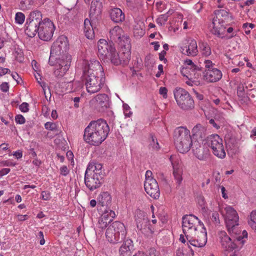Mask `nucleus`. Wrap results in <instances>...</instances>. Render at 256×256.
<instances>
[{
    "instance_id": "nucleus-50",
    "label": "nucleus",
    "mask_w": 256,
    "mask_h": 256,
    "mask_svg": "<svg viewBox=\"0 0 256 256\" xmlns=\"http://www.w3.org/2000/svg\"><path fill=\"white\" fill-rule=\"evenodd\" d=\"M9 84L6 82H4L0 85V89L3 92H8L9 90Z\"/></svg>"
},
{
    "instance_id": "nucleus-38",
    "label": "nucleus",
    "mask_w": 256,
    "mask_h": 256,
    "mask_svg": "<svg viewBox=\"0 0 256 256\" xmlns=\"http://www.w3.org/2000/svg\"><path fill=\"white\" fill-rule=\"evenodd\" d=\"M170 161L172 163V166H173V168H174L173 174H174V178H175L176 180V181L178 186H180L182 183V176L181 172L179 170H175V165L174 163L172 156H170Z\"/></svg>"
},
{
    "instance_id": "nucleus-10",
    "label": "nucleus",
    "mask_w": 256,
    "mask_h": 256,
    "mask_svg": "<svg viewBox=\"0 0 256 256\" xmlns=\"http://www.w3.org/2000/svg\"><path fill=\"white\" fill-rule=\"evenodd\" d=\"M39 28L38 36L40 38L44 41H48L52 37L55 26L52 21L48 18H45Z\"/></svg>"
},
{
    "instance_id": "nucleus-44",
    "label": "nucleus",
    "mask_w": 256,
    "mask_h": 256,
    "mask_svg": "<svg viewBox=\"0 0 256 256\" xmlns=\"http://www.w3.org/2000/svg\"><path fill=\"white\" fill-rule=\"evenodd\" d=\"M202 70H196L192 75L189 76V80L192 81V82H196L198 81V80L201 76Z\"/></svg>"
},
{
    "instance_id": "nucleus-19",
    "label": "nucleus",
    "mask_w": 256,
    "mask_h": 256,
    "mask_svg": "<svg viewBox=\"0 0 256 256\" xmlns=\"http://www.w3.org/2000/svg\"><path fill=\"white\" fill-rule=\"evenodd\" d=\"M134 250L132 240L130 238H125L119 248V256H130Z\"/></svg>"
},
{
    "instance_id": "nucleus-63",
    "label": "nucleus",
    "mask_w": 256,
    "mask_h": 256,
    "mask_svg": "<svg viewBox=\"0 0 256 256\" xmlns=\"http://www.w3.org/2000/svg\"><path fill=\"white\" fill-rule=\"evenodd\" d=\"M204 63L206 64V68H208V69H212V68H212L213 66L214 65V64L210 60H206L204 61Z\"/></svg>"
},
{
    "instance_id": "nucleus-15",
    "label": "nucleus",
    "mask_w": 256,
    "mask_h": 256,
    "mask_svg": "<svg viewBox=\"0 0 256 256\" xmlns=\"http://www.w3.org/2000/svg\"><path fill=\"white\" fill-rule=\"evenodd\" d=\"M114 41H111L109 43L104 39H100L98 42V55L100 58H102L104 61V60L108 59V56L110 51H111V48H114Z\"/></svg>"
},
{
    "instance_id": "nucleus-3",
    "label": "nucleus",
    "mask_w": 256,
    "mask_h": 256,
    "mask_svg": "<svg viewBox=\"0 0 256 256\" xmlns=\"http://www.w3.org/2000/svg\"><path fill=\"white\" fill-rule=\"evenodd\" d=\"M174 144L178 151L186 153L190 150L192 145V138L190 131L186 128L180 126L174 130Z\"/></svg>"
},
{
    "instance_id": "nucleus-55",
    "label": "nucleus",
    "mask_w": 256,
    "mask_h": 256,
    "mask_svg": "<svg viewBox=\"0 0 256 256\" xmlns=\"http://www.w3.org/2000/svg\"><path fill=\"white\" fill-rule=\"evenodd\" d=\"M160 94L164 98H166L168 97L167 92L168 90L166 87H160Z\"/></svg>"
},
{
    "instance_id": "nucleus-12",
    "label": "nucleus",
    "mask_w": 256,
    "mask_h": 256,
    "mask_svg": "<svg viewBox=\"0 0 256 256\" xmlns=\"http://www.w3.org/2000/svg\"><path fill=\"white\" fill-rule=\"evenodd\" d=\"M68 49L69 44L68 38L64 36H61L53 43L50 50L52 54L60 56L64 54Z\"/></svg>"
},
{
    "instance_id": "nucleus-21",
    "label": "nucleus",
    "mask_w": 256,
    "mask_h": 256,
    "mask_svg": "<svg viewBox=\"0 0 256 256\" xmlns=\"http://www.w3.org/2000/svg\"><path fill=\"white\" fill-rule=\"evenodd\" d=\"M192 132L194 138L201 140L207 138L206 128L201 124H198L195 126L192 129Z\"/></svg>"
},
{
    "instance_id": "nucleus-9",
    "label": "nucleus",
    "mask_w": 256,
    "mask_h": 256,
    "mask_svg": "<svg viewBox=\"0 0 256 256\" xmlns=\"http://www.w3.org/2000/svg\"><path fill=\"white\" fill-rule=\"evenodd\" d=\"M86 170L84 174V184L90 190L99 188L104 182V176L98 174H94L91 170Z\"/></svg>"
},
{
    "instance_id": "nucleus-46",
    "label": "nucleus",
    "mask_w": 256,
    "mask_h": 256,
    "mask_svg": "<svg viewBox=\"0 0 256 256\" xmlns=\"http://www.w3.org/2000/svg\"><path fill=\"white\" fill-rule=\"evenodd\" d=\"M176 256H188L186 250L182 246H180L176 250Z\"/></svg>"
},
{
    "instance_id": "nucleus-31",
    "label": "nucleus",
    "mask_w": 256,
    "mask_h": 256,
    "mask_svg": "<svg viewBox=\"0 0 256 256\" xmlns=\"http://www.w3.org/2000/svg\"><path fill=\"white\" fill-rule=\"evenodd\" d=\"M84 25V31L86 36L88 39H92L94 37V30L90 20L88 18L85 19Z\"/></svg>"
},
{
    "instance_id": "nucleus-28",
    "label": "nucleus",
    "mask_w": 256,
    "mask_h": 256,
    "mask_svg": "<svg viewBox=\"0 0 256 256\" xmlns=\"http://www.w3.org/2000/svg\"><path fill=\"white\" fill-rule=\"evenodd\" d=\"M190 148L192 149L194 154L199 160H202L204 158V148L201 146L198 142L196 140L192 142V145Z\"/></svg>"
},
{
    "instance_id": "nucleus-33",
    "label": "nucleus",
    "mask_w": 256,
    "mask_h": 256,
    "mask_svg": "<svg viewBox=\"0 0 256 256\" xmlns=\"http://www.w3.org/2000/svg\"><path fill=\"white\" fill-rule=\"evenodd\" d=\"M134 218L136 224H146L149 222L144 212L140 210H136Z\"/></svg>"
},
{
    "instance_id": "nucleus-37",
    "label": "nucleus",
    "mask_w": 256,
    "mask_h": 256,
    "mask_svg": "<svg viewBox=\"0 0 256 256\" xmlns=\"http://www.w3.org/2000/svg\"><path fill=\"white\" fill-rule=\"evenodd\" d=\"M88 168H90V170H92L93 173H98L104 176V174L102 172V165L100 164L90 163L86 168V170H88Z\"/></svg>"
},
{
    "instance_id": "nucleus-26",
    "label": "nucleus",
    "mask_w": 256,
    "mask_h": 256,
    "mask_svg": "<svg viewBox=\"0 0 256 256\" xmlns=\"http://www.w3.org/2000/svg\"><path fill=\"white\" fill-rule=\"evenodd\" d=\"M98 206L108 208L112 202V197L108 192H102L98 198Z\"/></svg>"
},
{
    "instance_id": "nucleus-42",
    "label": "nucleus",
    "mask_w": 256,
    "mask_h": 256,
    "mask_svg": "<svg viewBox=\"0 0 256 256\" xmlns=\"http://www.w3.org/2000/svg\"><path fill=\"white\" fill-rule=\"evenodd\" d=\"M25 20L24 14L20 12H18L16 14L15 22L18 24H22Z\"/></svg>"
},
{
    "instance_id": "nucleus-54",
    "label": "nucleus",
    "mask_w": 256,
    "mask_h": 256,
    "mask_svg": "<svg viewBox=\"0 0 256 256\" xmlns=\"http://www.w3.org/2000/svg\"><path fill=\"white\" fill-rule=\"evenodd\" d=\"M211 219L212 221L216 224H220L219 214L217 212L212 213Z\"/></svg>"
},
{
    "instance_id": "nucleus-59",
    "label": "nucleus",
    "mask_w": 256,
    "mask_h": 256,
    "mask_svg": "<svg viewBox=\"0 0 256 256\" xmlns=\"http://www.w3.org/2000/svg\"><path fill=\"white\" fill-rule=\"evenodd\" d=\"M250 220L252 222L256 224V210H254L251 212Z\"/></svg>"
},
{
    "instance_id": "nucleus-64",
    "label": "nucleus",
    "mask_w": 256,
    "mask_h": 256,
    "mask_svg": "<svg viewBox=\"0 0 256 256\" xmlns=\"http://www.w3.org/2000/svg\"><path fill=\"white\" fill-rule=\"evenodd\" d=\"M42 196L44 200H48L50 198V194L47 192L44 191L42 192Z\"/></svg>"
},
{
    "instance_id": "nucleus-17",
    "label": "nucleus",
    "mask_w": 256,
    "mask_h": 256,
    "mask_svg": "<svg viewBox=\"0 0 256 256\" xmlns=\"http://www.w3.org/2000/svg\"><path fill=\"white\" fill-rule=\"evenodd\" d=\"M102 4L100 0H92L90 10V18L92 21H98L101 18Z\"/></svg>"
},
{
    "instance_id": "nucleus-13",
    "label": "nucleus",
    "mask_w": 256,
    "mask_h": 256,
    "mask_svg": "<svg viewBox=\"0 0 256 256\" xmlns=\"http://www.w3.org/2000/svg\"><path fill=\"white\" fill-rule=\"evenodd\" d=\"M238 226V225H226L228 234L236 238L235 240L237 242H239L241 246H244L248 239V232L246 230L242 232Z\"/></svg>"
},
{
    "instance_id": "nucleus-34",
    "label": "nucleus",
    "mask_w": 256,
    "mask_h": 256,
    "mask_svg": "<svg viewBox=\"0 0 256 256\" xmlns=\"http://www.w3.org/2000/svg\"><path fill=\"white\" fill-rule=\"evenodd\" d=\"M197 222L199 224H203L196 216L192 214L184 215L182 218V224H194Z\"/></svg>"
},
{
    "instance_id": "nucleus-39",
    "label": "nucleus",
    "mask_w": 256,
    "mask_h": 256,
    "mask_svg": "<svg viewBox=\"0 0 256 256\" xmlns=\"http://www.w3.org/2000/svg\"><path fill=\"white\" fill-rule=\"evenodd\" d=\"M201 70V67H199L198 66H196V68H183L181 71L182 74L186 77L189 80V76L192 75L193 74H194L196 70Z\"/></svg>"
},
{
    "instance_id": "nucleus-1",
    "label": "nucleus",
    "mask_w": 256,
    "mask_h": 256,
    "mask_svg": "<svg viewBox=\"0 0 256 256\" xmlns=\"http://www.w3.org/2000/svg\"><path fill=\"white\" fill-rule=\"evenodd\" d=\"M102 66L98 60L90 62L86 65L83 70L86 86L89 93L99 91L104 82V74Z\"/></svg>"
},
{
    "instance_id": "nucleus-7",
    "label": "nucleus",
    "mask_w": 256,
    "mask_h": 256,
    "mask_svg": "<svg viewBox=\"0 0 256 256\" xmlns=\"http://www.w3.org/2000/svg\"><path fill=\"white\" fill-rule=\"evenodd\" d=\"M126 234L124 225H108L106 232L108 240L114 244H118L122 240Z\"/></svg>"
},
{
    "instance_id": "nucleus-49",
    "label": "nucleus",
    "mask_w": 256,
    "mask_h": 256,
    "mask_svg": "<svg viewBox=\"0 0 256 256\" xmlns=\"http://www.w3.org/2000/svg\"><path fill=\"white\" fill-rule=\"evenodd\" d=\"M15 120L18 124H24L26 122L24 118L21 114L16 115L15 117Z\"/></svg>"
},
{
    "instance_id": "nucleus-22",
    "label": "nucleus",
    "mask_w": 256,
    "mask_h": 256,
    "mask_svg": "<svg viewBox=\"0 0 256 256\" xmlns=\"http://www.w3.org/2000/svg\"><path fill=\"white\" fill-rule=\"evenodd\" d=\"M182 54L188 56H196L198 50L197 49L196 42L194 40H192L188 46L186 45L181 47Z\"/></svg>"
},
{
    "instance_id": "nucleus-48",
    "label": "nucleus",
    "mask_w": 256,
    "mask_h": 256,
    "mask_svg": "<svg viewBox=\"0 0 256 256\" xmlns=\"http://www.w3.org/2000/svg\"><path fill=\"white\" fill-rule=\"evenodd\" d=\"M124 110V114L126 117L130 118L132 115V112H131L130 110V108L128 106V104H125L123 105Z\"/></svg>"
},
{
    "instance_id": "nucleus-60",
    "label": "nucleus",
    "mask_w": 256,
    "mask_h": 256,
    "mask_svg": "<svg viewBox=\"0 0 256 256\" xmlns=\"http://www.w3.org/2000/svg\"><path fill=\"white\" fill-rule=\"evenodd\" d=\"M166 50H163L159 54V58L160 60H163L164 63L167 62V60L164 58L165 56L166 55Z\"/></svg>"
},
{
    "instance_id": "nucleus-8",
    "label": "nucleus",
    "mask_w": 256,
    "mask_h": 256,
    "mask_svg": "<svg viewBox=\"0 0 256 256\" xmlns=\"http://www.w3.org/2000/svg\"><path fill=\"white\" fill-rule=\"evenodd\" d=\"M207 144L212 150L213 154L220 158H224L226 154L222 144V140L217 134H212L207 137Z\"/></svg>"
},
{
    "instance_id": "nucleus-14",
    "label": "nucleus",
    "mask_w": 256,
    "mask_h": 256,
    "mask_svg": "<svg viewBox=\"0 0 256 256\" xmlns=\"http://www.w3.org/2000/svg\"><path fill=\"white\" fill-rule=\"evenodd\" d=\"M219 236L222 246L226 251L230 252L235 249H240L243 246L237 242L236 240L232 241L224 231H220Z\"/></svg>"
},
{
    "instance_id": "nucleus-56",
    "label": "nucleus",
    "mask_w": 256,
    "mask_h": 256,
    "mask_svg": "<svg viewBox=\"0 0 256 256\" xmlns=\"http://www.w3.org/2000/svg\"><path fill=\"white\" fill-rule=\"evenodd\" d=\"M185 64H186L187 65V66L186 67H185L184 68H193L194 69V68H196V66H197L196 65L194 64V63L192 62V61L190 60H186L185 61Z\"/></svg>"
},
{
    "instance_id": "nucleus-51",
    "label": "nucleus",
    "mask_w": 256,
    "mask_h": 256,
    "mask_svg": "<svg viewBox=\"0 0 256 256\" xmlns=\"http://www.w3.org/2000/svg\"><path fill=\"white\" fill-rule=\"evenodd\" d=\"M36 236L37 238L40 239V245H44L45 244V240L42 232H39L38 234H36Z\"/></svg>"
},
{
    "instance_id": "nucleus-18",
    "label": "nucleus",
    "mask_w": 256,
    "mask_h": 256,
    "mask_svg": "<svg viewBox=\"0 0 256 256\" xmlns=\"http://www.w3.org/2000/svg\"><path fill=\"white\" fill-rule=\"evenodd\" d=\"M96 106L100 112H104L109 107V98L105 94H98L94 97Z\"/></svg>"
},
{
    "instance_id": "nucleus-30",
    "label": "nucleus",
    "mask_w": 256,
    "mask_h": 256,
    "mask_svg": "<svg viewBox=\"0 0 256 256\" xmlns=\"http://www.w3.org/2000/svg\"><path fill=\"white\" fill-rule=\"evenodd\" d=\"M64 63V62L57 66V68L54 72V74L56 77L58 78L62 77L69 69L70 64H68V62L66 64Z\"/></svg>"
},
{
    "instance_id": "nucleus-23",
    "label": "nucleus",
    "mask_w": 256,
    "mask_h": 256,
    "mask_svg": "<svg viewBox=\"0 0 256 256\" xmlns=\"http://www.w3.org/2000/svg\"><path fill=\"white\" fill-rule=\"evenodd\" d=\"M226 221L232 222L234 224H238L239 217L236 211L231 206H227L226 208Z\"/></svg>"
},
{
    "instance_id": "nucleus-57",
    "label": "nucleus",
    "mask_w": 256,
    "mask_h": 256,
    "mask_svg": "<svg viewBox=\"0 0 256 256\" xmlns=\"http://www.w3.org/2000/svg\"><path fill=\"white\" fill-rule=\"evenodd\" d=\"M54 54H52V52L50 51V54L48 60V64L50 66H54L56 64V60L58 58H55Z\"/></svg>"
},
{
    "instance_id": "nucleus-35",
    "label": "nucleus",
    "mask_w": 256,
    "mask_h": 256,
    "mask_svg": "<svg viewBox=\"0 0 256 256\" xmlns=\"http://www.w3.org/2000/svg\"><path fill=\"white\" fill-rule=\"evenodd\" d=\"M202 236L205 237V241L207 242V232L204 225H197V230L194 238H198L202 240Z\"/></svg>"
},
{
    "instance_id": "nucleus-52",
    "label": "nucleus",
    "mask_w": 256,
    "mask_h": 256,
    "mask_svg": "<svg viewBox=\"0 0 256 256\" xmlns=\"http://www.w3.org/2000/svg\"><path fill=\"white\" fill-rule=\"evenodd\" d=\"M28 104L27 102H22L20 106V110L24 112H28L29 110L28 109Z\"/></svg>"
},
{
    "instance_id": "nucleus-24",
    "label": "nucleus",
    "mask_w": 256,
    "mask_h": 256,
    "mask_svg": "<svg viewBox=\"0 0 256 256\" xmlns=\"http://www.w3.org/2000/svg\"><path fill=\"white\" fill-rule=\"evenodd\" d=\"M110 15L112 20L115 22H122L125 19L124 13L119 8H112L110 12Z\"/></svg>"
},
{
    "instance_id": "nucleus-61",
    "label": "nucleus",
    "mask_w": 256,
    "mask_h": 256,
    "mask_svg": "<svg viewBox=\"0 0 256 256\" xmlns=\"http://www.w3.org/2000/svg\"><path fill=\"white\" fill-rule=\"evenodd\" d=\"M10 69L7 68H3L0 66V76H4L6 74H10Z\"/></svg>"
},
{
    "instance_id": "nucleus-2",
    "label": "nucleus",
    "mask_w": 256,
    "mask_h": 256,
    "mask_svg": "<svg viewBox=\"0 0 256 256\" xmlns=\"http://www.w3.org/2000/svg\"><path fill=\"white\" fill-rule=\"evenodd\" d=\"M109 132L106 120L101 118L92 120L84 129V140L90 145L99 146L106 140Z\"/></svg>"
},
{
    "instance_id": "nucleus-32",
    "label": "nucleus",
    "mask_w": 256,
    "mask_h": 256,
    "mask_svg": "<svg viewBox=\"0 0 256 256\" xmlns=\"http://www.w3.org/2000/svg\"><path fill=\"white\" fill-rule=\"evenodd\" d=\"M183 232L187 239L188 238H194L196 232L197 230V226L190 225H182Z\"/></svg>"
},
{
    "instance_id": "nucleus-25",
    "label": "nucleus",
    "mask_w": 256,
    "mask_h": 256,
    "mask_svg": "<svg viewBox=\"0 0 256 256\" xmlns=\"http://www.w3.org/2000/svg\"><path fill=\"white\" fill-rule=\"evenodd\" d=\"M26 22L38 25L40 27L42 24L43 23L41 12L38 10H34L31 12L28 18L26 19Z\"/></svg>"
},
{
    "instance_id": "nucleus-58",
    "label": "nucleus",
    "mask_w": 256,
    "mask_h": 256,
    "mask_svg": "<svg viewBox=\"0 0 256 256\" xmlns=\"http://www.w3.org/2000/svg\"><path fill=\"white\" fill-rule=\"evenodd\" d=\"M152 173L150 170H147L146 172V174H145V177H146L145 181H148L150 180H155L154 178H153V177L152 176Z\"/></svg>"
},
{
    "instance_id": "nucleus-16",
    "label": "nucleus",
    "mask_w": 256,
    "mask_h": 256,
    "mask_svg": "<svg viewBox=\"0 0 256 256\" xmlns=\"http://www.w3.org/2000/svg\"><path fill=\"white\" fill-rule=\"evenodd\" d=\"M144 188L146 192L152 198L158 199L160 197V188L156 180L144 181Z\"/></svg>"
},
{
    "instance_id": "nucleus-41",
    "label": "nucleus",
    "mask_w": 256,
    "mask_h": 256,
    "mask_svg": "<svg viewBox=\"0 0 256 256\" xmlns=\"http://www.w3.org/2000/svg\"><path fill=\"white\" fill-rule=\"evenodd\" d=\"M150 225H137L138 228L142 230V232L146 235L152 234L153 232L152 228L149 226Z\"/></svg>"
},
{
    "instance_id": "nucleus-29",
    "label": "nucleus",
    "mask_w": 256,
    "mask_h": 256,
    "mask_svg": "<svg viewBox=\"0 0 256 256\" xmlns=\"http://www.w3.org/2000/svg\"><path fill=\"white\" fill-rule=\"evenodd\" d=\"M40 30L38 25L26 22L25 33L30 38H34Z\"/></svg>"
},
{
    "instance_id": "nucleus-43",
    "label": "nucleus",
    "mask_w": 256,
    "mask_h": 256,
    "mask_svg": "<svg viewBox=\"0 0 256 256\" xmlns=\"http://www.w3.org/2000/svg\"><path fill=\"white\" fill-rule=\"evenodd\" d=\"M168 14H161L156 19V22L160 26H162L164 24V22L168 20Z\"/></svg>"
},
{
    "instance_id": "nucleus-6",
    "label": "nucleus",
    "mask_w": 256,
    "mask_h": 256,
    "mask_svg": "<svg viewBox=\"0 0 256 256\" xmlns=\"http://www.w3.org/2000/svg\"><path fill=\"white\" fill-rule=\"evenodd\" d=\"M228 18V12L224 10H218L216 13V16L213 18L212 25L213 28L211 30V32L216 36L218 37L224 38L226 30V26L227 25V22L226 20Z\"/></svg>"
},
{
    "instance_id": "nucleus-27",
    "label": "nucleus",
    "mask_w": 256,
    "mask_h": 256,
    "mask_svg": "<svg viewBox=\"0 0 256 256\" xmlns=\"http://www.w3.org/2000/svg\"><path fill=\"white\" fill-rule=\"evenodd\" d=\"M116 214L114 211L110 209L106 210L102 214L98 222L100 224V222L103 224H110L112 222Z\"/></svg>"
},
{
    "instance_id": "nucleus-45",
    "label": "nucleus",
    "mask_w": 256,
    "mask_h": 256,
    "mask_svg": "<svg viewBox=\"0 0 256 256\" xmlns=\"http://www.w3.org/2000/svg\"><path fill=\"white\" fill-rule=\"evenodd\" d=\"M150 136L152 142L150 143V146H151L154 149L158 150L160 148V146L158 142L157 139L152 134H150Z\"/></svg>"
},
{
    "instance_id": "nucleus-20",
    "label": "nucleus",
    "mask_w": 256,
    "mask_h": 256,
    "mask_svg": "<svg viewBox=\"0 0 256 256\" xmlns=\"http://www.w3.org/2000/svg\"><path fill=\"white\" fill-rule=\"evenodd\" d=\"M204 79L210 82L218 81L222 77V73L218 68L208 69L204 75Z\"/></svg>"
},
{
    "instance_id": "nucleus-53",
    "label": "nucleus",
    "mask_w": 256,
    "mask_h": 256,
    "mask_svg": "<svg viewBox=\"0 0 256 256\" xmlns=\"http://www.w3.org/2000/svg\"><path fill=\"white\" fill-rule=\"evenodd\" d=\"M60 174L66 176L70 172V170L67 166H63L60 168Z\"/></svg>"
},
{
    "instance_id": "nucleus-11",
    "label": "nucleus",
    "mask_w": 256,
    "mask_h": 256,
    "mask_svg": "<svg viewBox=\"0 0 256 256\" xmlns=\"http://www.w3.org/2000/svg\"><path fill=\"white\" fill-rule=\"evenodd\" d=\"M111 50L109 54H108V59L104 60V62H108L110 60L111 63L114 66L122 65L125 66L128 64L130 58H127L126 54H122L120 50L119 52H117L115 47L111 48Z\"/></svg>"
},
{
    "instance_id": "nucleus-4",
    "label": "nucleus",
    "mask_w": 256,
    "mask_h": 256,
    "mask_svg": "<svg viewBox=\"0 0 256 256\" xmlns=\"http://www.w3.org/2000/svg\"><path fill=\"white\" fill-rule=\"evenodd\" d=\"M122 29L118 26H115L110 32V41L118 42L120 46V52L122 54H125L127 58H130L131 44L130 39L128 36H121Z\"/></svg>"
},
{
    "instance_id": "nucleus-47",
    "label": "nucleus",
    "mask_w": 256,
    "mask_h": 256,
    "mask_svg": "<svg viewBox=\"0 0 256 256\" xmlns=\"http://www.w3.org/2000/svg\"><path fill=\"white\" fill-rule=\"evenodd\" d=\"M44 126L46 130H56V124L54 122H47L45 124Z\"/></svg>"
},
{
    "instance_id": "nucleus-36",
    "label": "nucleus",
    "mask_w": 256,
    "mask_h": 256,
    "mask_svg": "<svg viewBox=\"0 0 256 256\" xmlns=\"http://www.w3.org/2000/svg\"><path fill=\"white\" fill-rule=\"evenodd\" d=\"M207 242L205 241V237L202 236V240L198 238H194L188 240L189 244L195 247L202 248L204 246Z\"/></svg>"
},
{
    "instance_id": "nucleus-40",
    "label": "nucleus",
    "mask_w": 256,
    "mask_h": 256,
    "mask_svg": "<svg viewBox=\"0 0 256 256\" xmlns=\"http://www.w3.org/2000/svg\"><path fill=\"white\" fill-rule=\"evenodd\" d=\"M202 54L204 56H208L211 54V50L210 46L206 42H202L200 44Z\"/></svg>"
},
{
    "instance_id": "nucleus-62",
    "label": "nucleus",
    "mask_w": 256,
    "mask_h": 256,
    "mask_svg": "<svg viewBox=\"0 0 256 256\" xmlns=\"http://www.w3.org/2000/svg\"><path fill=\"white\" fill-rule=\"evenodd\" d=\"M80 96H76L74 98H72V100H73L74 102V108H78L79 107L78 103L80 102Z\"/></svg>"
},
{
    "instance_id": "nucleus-5",
    "label": "nucleus",
    "mask_w": 256,
    "mask_h": 256,
    "mask_svg": "<svg viewBox=\"0 0 256 256\" xmlns=\"http://www.w3.org/2000/svg\"><path fill=\"white\" fill-rule=\"evenodd\" d=\"M174 99L178 107L184 110H190L194 108L192 96L185 89L176 87L173 91Z\"/></svg>"
}]
</instances>
